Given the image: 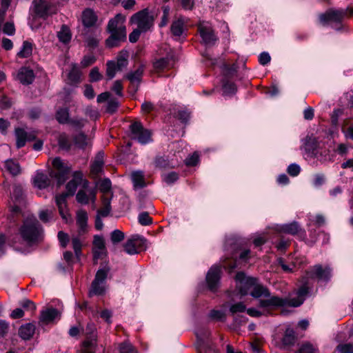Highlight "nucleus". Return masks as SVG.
Instances as JSON below:
<instances>
[{"mask_svg": "<svg viewBox=\"0 0 353 353\" xmlns=\"http://www.w3.org/2000/svg\"><path fill=\"white\" fill-rule=\"evenodd\" d=\"M58 143L59 148L62 150L68 151L71 148V143L67 135L65 134H61L58 139Z\"/></svg>", "mask_w": 353, "mask_h": 353, "instance_id": "obj_44", "label": "nucleus"}, {"mask_svg": "<svg viewBox=\"0 0 353 353\" xmlns=\"http://www.w3.org/2000/svg\"><path fill=\"white\" fill-rule=\"evenodd\" d=\"M336 349L341 353H353V345L350 343L340 344Z\"/></svg>", "mask_w": 353, "mask_h": 353, "instance_id": "obj_62", "label": "nucleus"}, {"mask_svg": "<svg viewBox=\"0 0 353 353\" xmlns=\"http://www.w3.org/2000/svg\"><path fill=\"white\" fill-rule=\"evenodd\" d=\"M221 268L219 265H213L208 270L206 275V282L209 290L215 292L219 286Z\"/></svg>", "mask_w": 353, "mask_h": 353, "instance_id": "obj_11", "label": "nucleus"}, {"mask_svg": "<svg viewBox=\"0 0 353 353\" xmlns=\"http://www.w3.org/2000/svg\"><path fill=\"white\" fill-rule=\"evenodd\" d=\"M120 353H137L136 349L129 342L125 341L120 344L119 346Z\"/></svg>", "mask_w": 353, "mask_h": 353, "instance_id": "obj_48", "label": "nucleus"}, {"mask_svg": "<svg viewBox=\"0 0 353 353\" xmlns=\"http://www.w3.org/2000/svg\"><path fill=\"white\" fill-rule=\"evenodd\" d=\"M5 168L12 176H17L20 174L21 168L19 164L13 160H7L5 162Z\"/></svg>", "mask_w": 353, "mask_h": 353, "instance_id": "obj_33", "label": "nucleus"}, {"mask_svg": "<svg viewBox=\"0 0 353 353\" xmlns=\"http://www.w3.org/2000/svg\"><path fill=\"white\" fill-rule=\"evenodd\" d=\"M116 65L117 70H123L128 64V53L127 51L122 50L117 56Z\"/></svg>", "mask_w": 353, "mask_h": 353, "instance_id": "obj_28", "label": "nucleus"}, {"mask_svg": "<svg viewBox=\"0 0 353 353\" xmlns=\"http://www.w3.org/2000/svg\"><path fill=\"white\" fill-rule=\"evenodd\" d=\"M124 238L125 234L119 230H114L110 234L112 243H120L124 240Z\"/></svg>", "mask_w": 353, "mask_h": 353, "instance_id": "obj_47", "label": "nucleus"}, {"mask_svg": "<svg viewBox=\"0 0 353 353\" xmlns=\"http://www.w3.org/2000/svg\"><path fill=\"white\" fill-rule=\"evenodd\" d=\"M347 16V10L330 9L325 12L320 14L319 21L323 26L329 23H341L344 17Z\"/></svg>", "mask_w": 353, "mask_h": 353, "instance_id": "obj_8", "label": "nucleus"}, {"mask_svg": "<svg viewBox=\"0 0 353 353\" xmlns=\"http://www.w3.org/2000/svg\"><path fill=\"white\" fill-rule=\"evenodd\" d=\"M39 217L44 223L49 222L54 217L52 210H42L39 212Z\"/></svg>", "mask_w": 353, "mask_h": 353, "instance_id": "obj_49", "label": "nucleus"}, {"mask_svg": "<svg viewBox=\"0 0 353 353\" xmlns=\"http://www.w3.org/2000/svg\"><path fill=\"white\" fill-rule=\"evenodd\" d=\"M119 106V103L117 99H111L108 103L106 111L108 113L113 114L117 110Z\"/></svg>", "mask_w": 353, "mask_h": 353, "instance_id": "obj_59", "label": "nucleus"}, {"mask_svg": "<svg viewBox=\"0 0 353 353\" xmlns=\"http://www.w3.org/2000/svg\"><path fill=\"white\" fill-rule=\"evenodd\" d=\"M90 81L91 82H97L102 79V74L99 72V70L97 67L93 68L89 74Z\"/></svg>", "mask_w": 353, "mask_h": 353, "instance_id": "obj_53", "label": "nucleus"}, {"mask_svg": "<svg viewBox=\"0 0 353 353\" xmlns=\"http://www.w3.org/2000/svg\"><path fill=\"white\" fill-rule=\"evenodd\" d=\"M52 165L56 171L51 173V176L56 178L58 185H61L69 178L72 169L71 166L64 163L59 157L53 160Z\"/></svg>", "mask_w": 353, "mask_h": 353, "instance_id": "obj_6", "label": "nucleus"}, {"mask_svg": "<svg viewBox=\"0 0 353 353\" xmlns=\"http://www.w3.org/2000/svg\"><path fill=\"white\" fill-rule=\"evenodd\" d=\"M33 183L35 187L42 190L48 188L50 184V179L49 177L42 173L37 172L33 179Z\"/></svg>", "mask_w": 353, "mask_h": 353, "instance_id": "obj_22", "label": "nucleus"}, {"mask_svg": "<svg viewBox=\"0 0 353 353\" xmlns=\"http://www.w3.org/2000/svg\"><path fill=\"white\" fill-rule=\"evenodd\" d=\"M87 221V213L83 210L79 211L77 214V224L81 232H84L85 231Z\"/></svg>", "mask_w": 353, "mask_h": 353, "instance_id": "obj_31", "label": "nucleus"}, {"mask_svg": "<svg viewBox=\"0 0 353 353\" xmlns=\"http://www.w3.org/2000/svg\"><path fill=\"white\" fill-rule=\"evenodd\" d=\"M35 78L34 71L28 67H21L17 75L19 82L25 85L32 84Z\"/></svg>", "mask_w": 353, "mask_h": 353, "instance_id": "obj_15", "label": "nucleus"}, {"mask_svg": "<svg viewBox=\"0 0 353 353\" xmlns=\"http://www.w3.org/2000/svg\"><path fill=\"white\" fill-rule=\"evenodd\" d=\"M12 103L13 102L11 99L6 95H3L0 98V108L1 110L10 109L12 107Z\"/></svg>", "mask_w": 353, "mask_h": 353, "instance_id": "obj_52", "label": "nucleus"}, {"mask_svg": "<svg viewBox=\"0 0 353 353\" xmlns=\"http://www.w3.org/2000/svg\"><path fill=\"white\" fill-rule=\"evenodd\" d=\"M110 268L108 265H105L104 267L99 269L96 273L94 279L96 282H101L105 283V279L108 277V274L110 272Z\"/></svg>", "mask_w": 353, "mask_h": 353, "instance_id": "obj_39", "label": "nucleus"}, {"mask_svg": "<svg viewBox=\"0 0 353 353\" xmlns=\"http://www.w3.org/2000/svg\"><path fill=\"white\" fill-rule=\"evenodd\" d=\"M222 89L223 91V94L231 95L236 92V86L229 79H222Z\"/></svg>", "mask_w": 353, "mask_h": 353, "instance_id": "obj_34", "label": "nucleus"}, {"mask_svg": "<svg viewBox=\"0 0 353 353\" xmlns=\"http://www.w3.org/2000/svg\"><path fill=\"white\" fill-rule=\"evenodd\" d=\"M300 166L296 163L290 164L287 169L288 173L292 176H297L300 173Z\"/></svg>", "mask_w": 353, "mask_h": 353, "instance_id": "obj_63", "label": "nucleus"}, {"mask_svg": "<svg viewBox=\"0 0 353 353\" xmlns=\"http://www.w3.org/2000/svg\"><path fill=\"white\" fill-rule=\"evenodd\" d=\"M125 19L121 14H117L108 21L107 30L110 35L105 40L107 47H117L126 40V28L123 25Z\"/></svg>", "mask_w": 353, "mask_h": 353, "instance_id": "obj_2", "label": "nucleus"}, {"mask_svg": "<svg viewBox=\"0 0 353 353\" xmlns=\"http://www.w3.org/2000/svg\"><path fill=\"white\" fill-rule=\"evenodd\" d=\"M111 199L110 198L103 196L102 197V204L103 207L98 210L97 214L102 216L106 217L109 215L112 208H111Z\"/></svg>", "mask_w": 353, "mask_h": 353, "instance_id": "obj_29", "label": "nucleus"}, {"mask_svg": "<svg viewBox=\"0 0 353 353\" xmlns=\"http://www.w3.org/2000/svg\"><path fill=\"white\" fill-rule=\"evenodd\" d=\"M309 285L310 281L308 279H304L303 276V285L301 286V288L299 289L297 292V297L288 299L289 305L293 307H298L303 303L306 296L309 293Z\"/></svg>", "mask_w": 353, "mask_h": 353, "instance_id": "obj_13", "label": "nucleus"}, {"mask_svg": "<svg viewBox=\"0 0 353 353\" xmlns=\"http://www.w3.org/2000/svg\"><path fill=\"white\" fill-rule=\"evenodd\" d=\"M154 163L156 167L159 168H166L170 166V161L166 157H157L155 159Z\"/></svg>", "mask_w": 353, "mask_h": 353, "instance_id": "obj_51", "label": "nucleus"}, {"mask_svg": "<svg viewBox=\"0 0 353 353\" xmlns=\"http://www.w3.org/2000/svg\"><path fill=\"white\" fill-rule=\"evenodd\" d=\"M236 288L242 296L250 294L255 299H259L261 294H268V288L259 283L257 279L247 276L244 272H239L235 277Z\"/></svg>", "mask_w": 353, "mask_h": 353, "instance_id": "obj_1", "label": "nucleus"}, {"mask_svg": "<svg viewBox=\"0 0 353 353\" xmlns=\"http://www.w3.org/2000/svg\"><path fill=\"white\" fill-rule=\"evenodd\" d=\"M32 53V43L24 41L21 50L17 53V57L20 58H28Z\"/></svg>", "mask_w": 353, "mask_h": 353, "instance_id": "obj_36", "label": "nucleus"}, {"mask_svg": "<svg viewBox=\"0 0 353 353\" xmlns=\"http://www.w3.org/2000/svg\"><path fill=\"white\" fill-rule=\"evenodd\" d=\"M117 67L114 61H109L106 63V75L108 79H112L114 77L117 72Z\"/></svg>", "mask_w": 353, "mask_h": 353, "instance_id": "obj_42", "label": "nucleus"}, {"mask_svg": "<svg viewBox=\"0 0 353 353\" xmlns=\"http://www.w3.org/2000/svg\"><path fill=\"white\" fill-rule=\"evenodd\" d=\"M98 17L93 10L86 8L81 14V21L84 27L92 28L95 26Z\"/></svg>", "mask_w": 353, "mask_h": 353, "instance_id": "obj_20", "label": "nucleus"}, {"mask_svg": "<svg viewBox=\"0 0 353 353\" xmlns=\"http://www.w3.org/2000/svg\"><path fill=\"white\" fill-rule=\"evenodd\" d=\"M275 230L280 233H285L291 235H296L302 232L303 230L300 225L296 221H293L290 223L276 225Z\"/></svg>", "mask_w": 353, "mask_h": 353, "instance_id": "obj_16", "label": "nucleus"}, {"mask_svg": "<svg viewBox=\"0 0 353 353\" xmlns=\"http://www.w3.org/2000/svg\"><path fill=\"white\" fill-rule=\"evenodd\" d=\"M76 199L78 203L81 204H88L89 202V198L87 194L85 192V191L81 190H79L77 195H76Z\"/></svg>", "mask_w": 353, "mask_h": 353, "instance_id": "obj_57", "label": "nucleus"}, {"mask_svg": "<svg viewBox=\"0 0 353 353\" xmlns=\"http://www.w3.org/2000/svg\"><path fill=\"white\" fill-rule=\"evenodd\" d=\"M131 22L137 24L138 29L146 32L152 26L153 18L149 14L148 9H143L132 16Z\"/></svg>", "mask_w": 353, "mask_h": 353, "instance_id": "obj_7", "label": "nucleus"}, {"mask_svg": "<svg viewBox=\"0 0 353 353\" xmlns=\"http://www.w3.org/2000/svg\"><path fill=\"white\" fill-rule=\"evenodd\" d=\"M3 32L8 35H13L15 33L14 23L12 22H6L3 27Z\"/></svg>", "mask_w": 353, "mask_h": 353, "instance_id": "obj_64", "label": "nucleus"}, {"mask_svg": "<svg viewBox=\"0 0 353 353\" xmlns=\"http://www.w3.org/2000/svg\"><path fill=\"white\" fill-rule=\"evenodd\" d=\"M121 245V251L128 254H138L147 249L144 244H120Z\"/></svg>", "mask_w": 353, "mask_h": 353, "instance_id": "obj_24", "label": "nucleus"}, {"mask_svg": "<svg viewBox=\"0 0 353 353\" xmlns=\"http://www.w3.org/2000/svg\"><path fill=\"white\" fill-rule=\"evenodd\" d=\"M299 353H318V350L312 344L306 343L301 345Z\"/></svg>", "mask_w": 353, "mask_h": 353, "instance_id": "obj_56", "label": "nucleus"}, {"mask_svg": "<svg viewBox=\"0 0 353 353\" xmlns=\"http://www.w3.org/2000/svg\"><path fill=\"white\" fill-rule=\"evenodd\" d=\"M59 312L53 307H48L43 310L41 313L40 321L46 324L52 322L56 318L59 316Z\"/></svg>", "mask_w": 353, "mask_h": 353, "instance_id": "obj_21", "label": "nucleus"}, {"mask_svg": "<svg viewBox=\"0 0 353 353\" xmlns=\"http://www.w3.org/2000/svg\"><path fill=\"white\" fill-rule=\"evenodd\" d=\"M14 136L16 138V147L19 149L25 146L27 141H32L37 137V133L34 130L26 131L22 128H16L14 129Z\"/></svg>", "mask_w": 353, "mask_h": 353, "instance_id": "obj_10", "label": "nucleus"}, {"mask_svg": "<svg viewBox=\"0 0 353 353\" xmlns=\"http://www.w3.org/2000/svg\"><path fill=\"white\" fill-rule=\"evenodd\" d=\"M170 31L174 37H179L184 32V21L181 18L174 21L170 27Z\"/></svg>", "mask_w": 353, "mask_h": 353, "instance_id": "obj_26", "label": "nucleus"}, {"mask_svg": "<svg viewBox=\"0 0 353 353\" xmlns=\"http://www.w3.org/2000/svg\"><path fill=\"white\" fill-rule=\"evenodd\" d=\"M149 241L148 239L140 234H132L127 240L126 243H146Z\"/></svg>", "mask_w": 353, "mask_h": 353, "instance_id": "obj_60", "label": "nucleus"}, {"mask_svg": "<svg viewBox=\"0 0 353 353\" xmlns=\"http://www.w3.org/2000/svg\"><path fill=\"white\" fill-rule=\"evenodd\" d=\"M72 176V179L66 185L67 192L65 193L68 194V196L74 195L78 185L83 181V173L81 171H75Z\"/></svg>", "mask_w": 353, "mask_h": 353, "instance_id": "obj_18", "label": "nucleus"}, {"mask_svg": "<svg viewBox=\"0 0 353 353\" xmlns=\"http://www.w3.org/2000/svg\"><path fill=\"white\" fill-rule=\"evenodd\" d=\"M81 74V71L76 66H74L69 72L68 75V78L70 83H79L80 82Z\"/></svg>", "mask_w": 353, "mask_h": 353, "instance_id": "obj_40", "label": "nucleus"}, {"mask_svg": "<svg viewBox=\"0 0 353 353\" xmlns=\"http://www.w3.org/2000/svg\"><path fill=\"white\" fill-rule=\"evenodd\" d=\"M143 73L142 67H139L134 72H129L125 77L131 83V88L133 89L134 93L138 90L139 83Z\"/></svg>", "mask_w": 353, "mask_h": 353, "instance_id": "obj_19", "label": "nucleus"}, {"mask_svg": "<svg viewBox=\"0 0 353 353\" xmlns=\"http://www.w3.org/2000/svg\"><path fill=\"white\" fill-rule=\"evenodd\" d=\"M236 72L235 65H225L223 69V79H229V78L233 77Z\"/></svg>", "mask_w": 353, "mask_h": 353, "instance_id": "obj_54", "label": "nucleus"}, {"mask_svg": "<svg viewBox=\"0 0 353 353\" xmlns=\"http://www.w3.org/2000/svg\"><path fill=\"white\" fill-rule=\"evenodd\" d=\"M199 32L203 43L206 46H213L217 41L218 38L215 35L214 30L211 27L207 26H199Z\"/></svg>", "mask_w": 353, "mask_h": 353, "instance_id": "obj_14", "label": "nucleus"}, {"mask_svg": "<svg viewBox=\"0 0 353 353\" xmlns=\"http://www.w3.org/2000/svg\"><path fill=\"white\" fill-rule=\"evenodd\" d=\"M75 145L79 148L84 149L90 143V139L83 132H80L73 137Z\"/></svg>", "mask_w": 353, "mask_h": 353, "instance_id": "obj_30", "label": "nucleus"}, {"mask_svg": "<svg viewBox=\"0 0 353 353\" xmlns=\"http://www.w3.org/2000/svg\"><path fill=\"white\" fill-rule=\"evenodd\" d=\"M22 239L28 241H41L43 239V230L39 221L35 218L26 219L19 228Z\"/></svg>", "mask_w": 353, "mask_h": 353, "instance_id": "obj_3", "label": "nucleus"}, {"mask_svg": "<svg viewBox=\"0 0 353 353\" xmlns=\"http://www.w3.org/2000/svg\"><path fill=\"white\" fill-rule=\"evenodd\" d=\"M170 65V60L168 57L161 58L155 61L153 66L156 70H163L168 68Z\"/></svg>", "mask_w": 353, "mask_h": 353, "instance_id": "obj_43", "label": "nucleus"}, {"mask_svg": "<svg viewBox=\"0 0 353 353\" xmlns=\"http://www.w3.org/2000/svg\"><path fill=\"white\" fill-rule=\"evenodd\" d=\"M35 245L36 244H0V256L3 254L6 245L19 253L26 254L33 251Z\"/></svg>", "mask_w": 353, "mask_h": 353, "instance_id": "obj_17", "label": "nucleus"}, {"mask_svg": "<svg viewBox=\"0 0 353 353\" xmlns=\"http://www.w3.org/2000/svg\"><path fill=\"white\" fill-rule=\"evenodd\" d=\"M35 328V325L32 323L22 325L19 330V335L23 340H29L34 334Z\"/></svg>", "mask_w": 353, "mask_h": 353, "instance_id": "obj_23", "label": "nucleus"}, {"mask_svg": "<svg viewBox=\"0 0 353 353\" xmlns=\"http://www.w3.org/2000/svg\"><path fill=\"white\" fill-rule=\"evenodd\" d=\"M295 341V333L293 329L288 327L285 332V334L282 339L283 345L290 346L294 343Z\"/></svg>", "mask_w": 353, "mask_h": 353, "instance_id": "obj_35", "label": "nucleus"}, {"mask_svg": "<svg viewBox=\"0 0 353 353\" xmlns=\"http://www.w3.org/2000/svg\"><path fill=\"white\" fill-rule=\"evenodd\" d=\"M103 168V165L93 162L90 167L91 174L94 177L99 176V174L102 172Z\"/></svg>", "mask_w": 353, "mask_h": 353, "instance_id": "obj_61", "label": "nucleus"}, {"mask_svg": "<svg viewBox=\"0 0 353 353\" xmlns=\"http://www.w3.org/2000/svg\"><path fill=\"white\" fill-rule=\"evenodd\" d=\"M34 12L41 18L46 19L48 16L56 13V10L49 3L42 0H34Z\"/></svg>", "mask_w": 353, "mask_h": 353, "instance_id": "obj_12", "label": "nucleus"}, {"mask_svg": "<svg viewBox=\"0 0 353 353\" xmlns=\"http://www.w3.org/2000/svg\"><path fill=\"white\" fill-rule=\"evenodd\" d=\"M132 181L134 188H142L145 185L144 176L141 171H136L132 172Z\"/></svg>", "mask_w": 353, "mask_h": 353, "instance_id": "obj_32", "label": "nucleus"}, {"mask_svg": "<svg viewBox=\"0 0 353 353\" xmlns=\"http://www.w3.org/2000/svg\"><path fill=\"white\" fill-rule=\"evenodd\" d=\"M59 214L61 218L66 222H69L72 220L71 216L68 212L67 208V202L63 203L61 205H57Z\"/></svg>", "mask_w": 353, "mask_h": 353, "instance_id": "obj_45", "label": "nucleus"}, {"mask_svg": "<svg viewBox=\"0 0 353 353\" xmlns=\"http://www.w3.org/2000/svg\"><path fill=\"white\" fill-rule=\"evenodd\" d=\"M112 183L109 179L105 178L99 183V190L103 193L109 192L111 189Z\"/></svg>", "mask_w": 353, "mask_h": 353, "instance_id": "obj_55", "label": "nucleus"}, {"mask_svg": "<svg viewBox=\"0 0 353 353\" xmlns=\"http://www.w3.org/2000/svg\"><path fill=\"white\" fill-rule=\"evenodd\" d=\"M138 219L139 223L142 225H149L152 223V219L149 216L147 212L140 213Z\"/></svg>", "mask_w": 353, "mask_h": 353, "instance_id": "obj_50", "label": "nucleus"}, {"mask_svg": "<svg viewBox=\"0 0 353 353\" xmlns=\"http://www.w3.org/2000/svg\"><path fill=\"white\" fill-rule=\"evenodd\" d=\"M332 277V270L330 267H323L321 265H315L310 267L305 272L304 279L318 280L319 281L328 282Z\"/></svg>", "mask_w": 353, "mask_h": 353, "instance_id": "obj_4", "label": "nucleus"}, {"mask_svg": "<svg viewBox=\"0 0 353 353\" xmlns=\"http://www.w3.org/2000/svg\"><path fill=\"white\" fill-rule=\"evenodd\" d=\"M104 283L101 282H96L95 281H93L91 285L90 290L89 291V295L90 296L94 295H101L103 294L105 291Z\"/></svg>", "mask_w": 353, "mask_h": 353, "instance_id": "obj_38", "label": "nucleus"}, {"mask_svg": "<svg viewBox=\"0 0 353 353\" xmlns=\"http://www.w3.org/2000/svg\"><path fill=\"white\" fill-rule=\"evenodd\" d=\"M245 310H246V307L242 302H239V303L233 304L230 307V312L232 314H236L238 312H243L244 311H245Z\"/></svg>", "mask_w": 353, "mask_h": 353, "instance_id": "obj_58", "label": "nucleus"}, {"mask_svg": "<svg viewBox=\"0 0 353 353\" xmlns=\"http://www.w3.org/2000/svg\"><path fill=\"white\" fill-rule=\"evenodd\" d=\"M59 40L64 43H68L71 39L70 29L65 25H63L60 31L57 32Z\"/></svg>", "mask_w": 353, "mask_h": 353, "instance_id": "obj_37", "label": "nucleus"}, {"mask_svg": "<svg viewBox=\"0 0 353 353\" xmlns=\"http://www.w3.org/2000/svg\"><path fill=\"white\" fill-rule=\"evenodd\" d=\"M96 345V340L94 339H88L83 342L81 347L78 352L94 353Z\"/></svg>", "mask_w": 353, "mask_h": 353, "instance_id": "obj_27", "label": "nucleus"}, {"mask_svg": "<svg viewBox=\"0 0 353 353\" xmlns=\"http://www.w3.org/2000/svg\"><path fill=\"white\" fill-rule=\"evenodd\" d=\"M93 261L97 263L99 260H102L106 256L107 251L105 244H94L93 248Z\"/></svg>", "mask_w": 353, "mask_h": 353, "instance_id": "obj_25", "label": "nucleus"}, {"mask_svg": "<svg viewBox=\"0 0 353 353\" xmlns=\"http://www.w3.org/2000/svg\"><path fill=\"white\" fill-rule=\"evenodd\" d=\"M130 137L141 144H146L151 141V132L145 128L140 121H134L129 126Z\"/></svg>", "mask_w": 353, "mask_h": 353, "instance_id": "obj_5", "label": "nucleus"}, {"mask_svg": "<svg viewBox=\"0 0 353 353\" xmlns=\"http://www.w3.org/2000/svg\"><path fill=\"white\" fill-rule=\"evenodd\" d=\"M259 298V305L264 308H273L289 305L288 299H281L276 296H272L268 289L267 294H261Z\"/></svg>", "mask_w": 353, "mask_h": 353, "instance_id": "obj_9", "label": "nucleus"}, {"mask_svg": "<svg viewBox=\"0 0 353 353\" xmlns=\"http://www.w3.org/2000/svg\"><path fill=\"white\" fill-rule=\"evenodd\" d=\"M209 317L214 321H225V314L222 310H212L209 313Z\"/></svg>", "mask_w": 353, "mask_h": 353, "instance_id": "obj_46", "label": "nucleus"}, {"mask_svg": "<svg viewBox=\"0 0 353 353\" xmlns=\"http://www.w3.org/2000/svg\"><path fill=\"white\" fill-rule=\"evenodd\" d=\"M56 119L60 123H67L69 121V110L67 108H60L56 113Z\"/></svg>", "mask_w": 353, "mask_h": 353, "instance_id": "obj_41", "label": "nucleus"}]
</instances>
